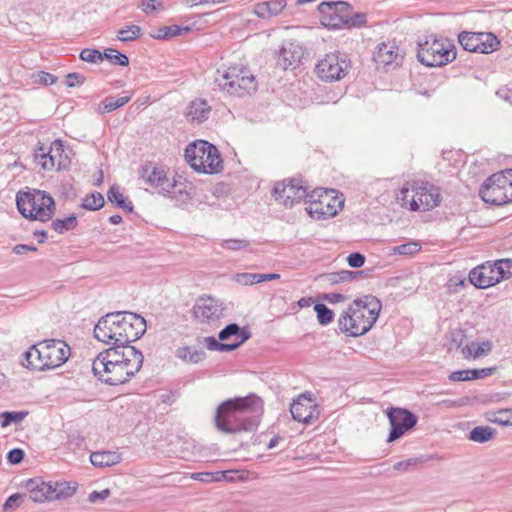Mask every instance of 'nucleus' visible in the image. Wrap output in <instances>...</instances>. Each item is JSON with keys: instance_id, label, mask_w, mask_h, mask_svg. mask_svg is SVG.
<instances>
[{"instance_id": "79ce46f5", "label": "nucleus", "mask_w": 512, "mask_h": 512, "mask_svg": "<svg viewBox=\"0 0 512 512\" xmlns=\"http://www.w3.org/2000/svg\"><path fill=\"white\" fill-rule=\"evenodd\" d=\"M314 310L317 313L318 322L321 325H328L333 321L334 313L325 304L317 303L314 306Z\"/></svg>"}, {"instance_id": "4c0bfd02", "label": "nucleus", "mask_w": 512, "mask_h": 512, "mask_svg": "<svg viewBox=\"0 0 512 512\" xmlns=\"http://www.w3.org/2000/svg\"><path fill=\"white\" fill-rule=\"evenodd\" d=\"M104 204L103 195L99 192H92L82 200L81 207L89 211H96L102 208Z\"/></svg>"}, {"instance_id": "603ef678", "label": "nucleus", "mask_w": 512, "mask_h": 512, "mask_svg": "<svg viewBox=\"0 0 512 512\" xmlns=\"http://www.w3.org/2000/svg\"><path fill=\"white\" fill-rule=\"evenodd\" d=\"M33 79L35 83L43 84L45 86H49L54 84L57 81V77L51 73L40 71L33 75Z\"/></svg>"}, {"instance_id": "c9c22d12", "label": "nucleus", "mask_w": 512, "mask_h": 512, "mask_svg": "<svg viewBox=\"0 0 512 512\" xmlns=\"http://www.w3.org/2000/svg\"><path fill=\"white\" fill-rule=\"evenodd\" d=\"M205 346L208 350L219 352H230L236 350L240 343H223L218 341L215 337L209 336L204 338Z\"/></svg>"}, {"instance_id": "052dcab7", "label": "nucleus", "mask_w": 512, "mask_h": 512, "mask_svg": "<svg viewBox=\"0 0 512 512\" xmlns=\"http://www.w3.org/2000/svg\"><path fill=\"white\" fill-rule=\"evenodd\" d=\"M420 462L417 458H409L404 461H399L394 464L393 469L397 471H408L411 466H415Z\"/></svg>"}, {"instance_id": "49530a36", "label": "nucleus", "mask_w": 512, "mask_h": 512, "mask_svg": "<svg viewBox=\"0 0 512 512\" xmlns=\"http://www.w3.org/2000/svg\"><path fill=\"white\" fill-rule=\"evenodd\" d=\"M80 59L89 63H98L103 60V53L97 49L85 48L80 52Z\"/></svg>"}, {"instance_id": "5701e85b", "label": "nucleus", "mask_w": 512, "mask_h": 512, "mask_svg": "<svg viewBox=\"0 0 512 512\" xmlns=\"http://www.w3.org/2000/svg\"><path fill=\"white\" fill-rule=\"evenodd\" d=\"M304 55L303 47L295 42L285 43L276 55V66L282 70L295 68Z\"/></svg>"}, {"instance_id": "774afa93", "label": "nucleus", "mask_w": 512, "mask_h": 512, "mask_svg": "<svg viewBox=\"0 0 512 512\" xmlns=\"http://www.w3.org/2000/svg\"><path fill=\"white\" fill-rule=\"evenodd\" d=\"M141 10L144 13H150L157 9L156 7V0H142L141 4L139 5Z\"/></svg>"}, {"instance_id": "37998d69", "label": "nucleus", "mask_w": 512, "mask_h": 512, "mask_svg": "<svg viewBox=\"0 0 512 512\" xmlns=\"http://www.w3.org/2000/svg\"><path fill=\"white\" fill-rule=\"evenodd\" d=\"M28 415L27 411H7L0 414V418H2L1 425L2 427H7L12 423L21 422Z\"/></svg>"}, {"instance_id": "a19ab883", "label": "nucleus", "mask_w": 512, "mask_h": 512, "mask_svg": "<svg viewBox=\"0 0 512 512\" xmlns=\"http://www.w3.org/2000/svg\"><path fill=\"white\" fill-rule=\"evenodd\" d=\"M490 422L499 424L502 426H512V408L501 409L493 412L488 418Z\"/></svg>"}, {"instance_id": "dca6fc26", "label": "nucleus", "mask_w": 512, "mask_h": 512, "mask_svg": "<svg viewBox=\"0 0 512 512\" xmlns=\"http://www.w3.org/2000/svg\"><path fill=\"white\" fill-rule=\"evenodd\" d=\"M387 417L391 426L388 442L401 438L406 432L413 429L418 421L414 413L404 408L392 407L388 409Z\"/></svg>"}, {"instance_id": "ea45409f", "label": "nucleus", "mask_w": 512, "mask_h": 512, "mask_svg": "<svg viewBox=\"0 0 512 512\" xmlns=\"http://www.w3.org/2000/svg\"><path fill=\"white\" fill-rule=\"evenodd\" d=\"M142 34V29L138 25H130L120 29L117 34V39L122 42H129L137 39Z\"/></svg>"}, {"instance_id": "9b49d317", "label": "nucleus", "mask_w": 512, "mask_h": 512, "mask_svg": "<svg viewBox=\"0 0 512 512\" xmlns=\"http://www.w3.org/2000/svg\"><path fill=\"white\" fill-rule=\"evenodd\" d=\"M350 69L351 60L348 55L336 51L319 60L315 72L322 81L331 83L343 79Z\"/></svg>"}, {"instance_id": "c03bdc74", "label": "nucleus", "mask_w": 512, "mask_h": 512, "mask_svg": "<svg viewBox=\"0 0 512 512\" xmlns=\"http://www.w3.org/2000/svg\"><path fill=\"white\" fill-rule=\"evenodd\" d=\"M498 277L502 279L512 276V259H500L494 262Z\"/></svg>"}, {"instance_id": "f8f14e48", "label": "nucleus", "mask_w": 512, "mask_h": 512, "mask_svg": "<svg viewBox=\"0 0 512 512\" xmlns=\"http://www.w3.org/2000/svg\"><path fill=\"white\" fill-rule=\"evenodd\" d=\"M458 42L468 52L489 54L498 49L500 41L490 32L463 31L458 35Z\"/></svg>"}, {"instance_id": "20e7f679", "label": "nucleus", "mask_w": 512, "mask_h": 512, "mask_svg": "<svg viewBox=\"0 0 512 512\" xmlns=\"http://www.w3.org/2000/svg\"><path fill=\"white\" fill-rule=\"evenodd\" d=\"M381 310V302L373 295L356 299L343 311L338 319L341 333L358 337L367 333L376 322Z\"/></svg>"}, {"instance_id": "de8ad7c7", "label": "nucleus", "mask_w": 512, "mask_h": 512, "mask_svg": "<svg viewBox=\"0 0 512 512\" xmlns=\"http://www.w3.org/2000/svg\"><path fill=\"white\" fill-rule=\"evenodd\" d=\"M233 280L240 285H252L259 283V274L257 273H237L233 276Z\"/></svg>"}, {"instance_id": "4d7b16f0", "label": "nucleus", "mask_w": 512, "mask_h": 512, "mask_svg": "<svg viewBox=\"0 0 512 512\" xmlns=\"http://www.w3.org/2000/svg\"><path fill=\"white\" fill-rule=\"evenodd\" d=\"M23 497H24V495L18 494V493L9 496L3 505V509L10 510V509L19 507L22 502Z\"/></svg>"}, {"instance_id": "473e14b6", "label": "nucleus", "mask_w": 512, "mask_h": 512, "mask_svg": "<svg viewBox=\"0 0 512 512\" xmlns=\"http://www.w3.org/2000/svg\"><path fill=\"white\" fill-rule=\"evenodd\" d=\"M107 198L111 203L124 209L125 211H127V212L133 211L132 203L130 201H127V199L121 193L120 188L118 186L113 185L110 187V189L107 192Z\"/></svg>"}, {"instance_id": "7c9ffc66", "label": "nucleus", "mask_w": 512, "mask_h": 512, "mask_svg": "<svg viewBox=\"0 0 512 512\" xmlns=\"http://www.w3.org/2000/svg\"><path fill=\"white\" fill-rule=\"evenodd\" d=\"M396 57L393 46L386 43H380L373 53V60L378 64H391Z\"/></svg>"}, {"instance_id": "864d4df0", "label": "nucleus", "mask_w": 512, "mask_h": 512, "mask_svg": "<svg viewBox=\"0 0 512 512\" xmlns=\"http://www.w3.org/2000/svg\"><path fill=\"white\" fill-rule=\"evenodd\" d=\"M496 371V367H488L481 369H468L469 380L482 379L492 375Z\"/></svg>"}, {"instance_id": "423d86ee", "label": "nucleus", "mask_w": 512, "mask_h": 512, "mask_svg": "<svg viewBox=\"0 0 512 512\" xmlns=\"http://www.w3.org/2000/svg\"><path fill=\"white\" fill-rule=\"evenodd\" d=\"M214 82L221 91L237 97L250 95L257 89L254 75L244 66H230L225 70L218 69Z\"/></svg>"}, {"instance_id": "5fc2aeb1", "label": "nucleus", "mask_w": 512, "mask_h": 512, "mask_svg": "<svg viewBox=\"0 0 512 512\" xmlns=\"http://www.w3.org/2000/svg\"><path fill=\"white\" fill-rule=\"evenodd\" d=\"M492 342L484 341L479 344H475V350L473 351V358H478L483 355H487L492 350Z\"/></svg>"}, {"instance_id": "e433bc0d", "label": "nucleus", "mask_w": 512, "mask_h": 512, "mask_svg": "<svg viewBox=\"0 0 512 512\" xmlns=\"http://www.w3.org/2000/svg\"><path fill=\"white\" fill-rule=\"evenodd\" d=\"M189 31V27H182L179 25L164 26L158 30L157 34L152 35V37L155 39H166L188 33Z\"/></svg>"}, {"instance_id": "0e129e2a", "label": "nucleus", "mask_w": 512, "mask_h": 512, "mask_svg": "<svg viewBox=\"0 0 512 512\" xmlns=\"http://www.w3.org/2000/svg\"><path fill=\"white\" fill-rule=\"evenodd\" d=\"M496 95L512 105V89H509L506 86L500 87L497 90Z\"/></svg>"}, {"instance_id": "6e6d98bb", "label": "nucleus", "mask_w": 512, "mask_h": 512, "mask_svg": "<svg viewBox=\"0 0 512 512\" xmlns=\"http://www.w3.org/2000/svg\"><path fill=\"white\" fill-rule=\"evenodd\" d=\"M347 262L352 268H360L365 263V256L359 252H354L348 255Z\"/></svg>"}, {"instance_id": "f257e3e1", "label": "nucleus", "mask_w": 512, "mask_h": 512, "mask_svg": "<svg viewBox=\"0 0 512 512\" xmlns=\"http://www.w3.org/2000/svg\"><path fill=\"white\" fill-rule=\"evenodd\" d=\"M263 400L256 394L222 402L216 410V428L226 434L255 431L264 412Z\"/></svg>"}, {"instance_id": "e2e57ef3", "label": "nucleus", "mask_w": 512, "mask_h": 512, "mask_svg": "<svg viewBox=\"0 0 512 512\" xmlns=\"http://www.w3.org/2000/svg\"><path fill=\"white\" fill-rule=\"evenodd\" d=\"M450 381L456 382V381H468L469 380V373L468 370H457L452 372L448 376Z\"/></svg>"}, {"instance_id": "f704fd0d", "label": "nucleus", "mask_w": 512, "mask_h": 512, "mask_svg": "<svg viewBox=\"0 0 512 512\" xmlns=\"http://www.w3.org/2000/svg\"><path fill=\"white\" fill-rule=\"evenodd\" d=\"M78 222L77 217L74 214H71L70 216L63 218V219H55L52 221L51 226L52 228L59 234H63L67 231H71L76 228Z\"/></svg>"}, {"instance_id": "72a5a7b5", "label": "nucleus", "mask_w": 512, "mask_h": 512, "mask_svg": "<svg viewBox=\"0 0 512 512\" xmlns=\"http://www.w3.org/2000/svg\"><path fill=\"white\" fill-rule=\"evenodd\" d=\"M496 431L489 426H477L469 432V439L477 443H486L490 441Z\"/></svg>"}, {"instance_id": "c85d7f7f", "label": "nucleus", "mask_w": 512, "mask_h": 512, "mask_svg": "<svg viewBox=\"0 0 512 512\" xmlns=\"http://www.w3.org/2000/svg\"><path fill=\"white\" fill-rule=\"evenodd\" d=\"M232 336L241 337L240 341L238 342L241 345L250 338V333L242 329L238 324L231 323L222 329L218 334L220 341L228 340Z\"/></svg>"}, {"instance_id": "09e8293b", "label": "nucleus", "mask_w": 512, "mask_h": 512, "mask_svg": "<svg viewBox=\"0 0 512 512\" xmlns=\"http://www.w3.org/2000/svg\"><path fill=\"white\" fill-rule=\"evenodd\" d=\"M366 23V14L354 13L351 7V12L348 13L347 21L344 28L360 27Z\"/></svg>"}, {"instance_id": "c756f323", "label": "nucleus", "mask_w": 512, "mask_h": 512, "mask_svg": "<svg viewBox=\"0 0 512 512\" xmlns=\"http://www.w3.org/2000/svg\"><path fill=\"white\" fill-rule=\"evenodd\" d=\"M175 355L177 358L188 363H199L205 358V352L201 349H191L189 346L179 347Z\"/></svg>"}, {"instance_id": "f03ea898", "label": "nucleus", "mask_w": 512, "mask_h": 512, "mask_svg": "<svg viewBox=\"0 0 512 512\" xmlns=\"http://www.w3.org/2000/svg\"><path fill=\"white\" fill-rule=\"evenodd\" d=\"M143 354L134 346L110 347L93 360V374L105 384L116 386L128 382L142 367Z\"/></svg>"}, {"instance_id": "58836bf2", "label": "nucleus", "mask_w": 512, "mask_h": 512, "mask_svg": "<svg viewBox=\"0 0 512 512\" xmlns=\"http://www.w3.org/2000/svg\"><path fill=\"white\" fill-rule=\"evenodd\" d=\"M108 59L113 65L128 66L129 58L113 48H107L103 52V59Z\"/></svg>"}, {"instance_id": "338daca9", "label": "nucleus", "mask_w": 512, "mask_h": 512, "mask_svg": "<svg viewBox=\"0 0 512 512\" xmlns=\"http://www.w3.org/2000/svg\"><path fill=\"white\" fill-rule=\"evenodd\" d=\"M47 150H48V148L44 147L43 144H40L37 146V148L35 150L34 158L36 161H38L39 164H40V162L45 161V159L48 158Z\"/></svg>"}, {"instance_id": "8fccbe9b", "label": "nucleus", "mask_w": 512, "mask_h": 512, "mask_svg": "<svg viewBox=\"0 0 512 512\" xmlns=\"http://www.w3.org/2000/svg\"><path fill=\"white\" fill-rule=\"evenodd\" d=\"M250 245V242L246 239H227L224 240L221 244L223 248L237 251L241 249H245Z\"/></svg>"}, {"instance_id": "2f4dec72", "label": "nucleus", "mask_w": 512, "mask_h": 512, "mask_svg": "<svg viewBox=\"0 0 512 512\" xmlns=\"http://www.w3.org/2000/svg\"><path fill=\"white\" fill-rule=\"evenodd\" d=\"M131 100V96H121L119 98H114L112 96L106 97L98 106V113L104 114L112 112L125 104H127Z\"/></svg>"}, {"instance_id": "4be33fe9", "label": "nucleus", "mask_w": 512, "mask_h": 512, "mask_svg": "<svg viewBox=\"0 0 512 512\" xmlns=\"http://www.w3.org/2000/svg\"><path fill=\"white\" fill-rule=\"evenodd\" d=\"M496 265L491 262H486L469 272V281L475 287L485 289L491 287L501 281L498 277V271L495 269Z\"/></svg>"}, {"instance_id": "39448f33", "label": "nucleus", "mask_w": 512, "mask_h": 512, "mask_svg": "<svg viewBox=\"0 0 512 512\" xmlns=\"http://www.w3.org/2000/svg\"><path fill=\"white\" fill-rule=\"evenodd\" d=\"M16 205L20 214L31 220L49 221L55 214L56 206L52 196L41 190L19 191Z\"/></svg>"}, {"instance_id": "412c9836", "label": "nucleus", "mask_w": 512, "mask_h": 512, "mask_svg": "<svg viewBox=\"0 0 512 512\" xmlns=\"http://www.w3.org/2000/svg\"><path fill=\"white\" fill-rule=\"evenodd\" d=\"M509 194H511L510 191L503 184L497 182L496 179L493 181V175L484 181L479 190V195L484 202L498 206L512 201Z\"/></svg>"}, {"instance_id": "393cba45", "label": "nucleus", "mask_w": 512, "mask_h": 512, "mask_svg": "<svg viewBox=\"0 0 512 512\" xmlns=\"http://www.w3.org/2000/svg\"><path fill=\"white\" fill-rule=\"evenodd\" d=\"M286 0H269L254 5L253 13L260 19L267 20L278 16L286 7Z\"/></svg>"}, {"instance_id": "6ab92c4d", "label": "nucleus", "mask_w": 512, "mask_h": 512, "mask_svg": "<svg viewBox=\"0 0 512 512\" xmlns=\"http://www.w3.org/2000/svg\"><path fill=\"white\" fill-rule=\"evenodd\" d=\"M44 358H46L45 370L54 369L64 364L70 354V346L63 340L48 339L43 340Z\"/></svg>"}, {"instance_id": "7ed1b4c3", "label": "nucleus", "mask_w": 512, "mask_h": 512, "mask_svg": "<svg viewBox=\"0 0 512 512\" xmlns=\"http://www.w3.org/2000/svg\"><path fill=\"white\" fill-rule=\"evenodd\" d=\"M146 332L145 319L132 312L117 311L102 316L94 328L98 341L112 344L111 347L131 346Z\"/></svg>"}, {"instance_id": "3c124183", "label": "nucleus", "mask_w": 512, "mask_h": 512, "mask_svg": "<svg viewBox=\"0 0 512 512\" xmlns=\"http://www.w3.org/2000/svg\"><path fill=\"white\" fill-rule=\"evenodd\" d=\"M420 250V246L415 242L405 243L393 248L394 253L400 255H412Z\"/></svg>"}, {"instance_id": "2eb2a0df", "label": "nucleus", "mask_w": 512, "mask_h": 512, "mask_svg": "<svg viewBox=\"0 0 512 512\" xmlns=\"http://www.w3.org/2000/svg\"><path fill=\"white\" fill-rule=\"evenodd\" d=\"M224 310V304L219 299L201 296L196 300L192 313L197 322L212 326L224 316Z\"/></svg>"}, {"instance_id": "6e6552de", "label": "nucleus", "mask_w": 512, "mask_h": 512, "mask_svg": "<svg viewBox=\"0 0 512 512\" xmlns=\"http://www.w3.org/2000/svg\"><path fill=\"white\" fill-rule=\"evenodd\" d=\"M456 47L448 38H437L430 35L423 43L418 44L417 58L428 67H440L456 58Z\"/></svg>"}, {"instance_id": "69168bd1", "label": "nucleus", "mask_w": 512, "mask_h": 512, "mask_svg": "<svg viewBox=\"0 0 512 512\" xmlns=\"http://www.w3.org/2000/svg\"><path fill=\"white\" fill-rule=\"evenodd\" d=\"M338 273V279H340L341 282H347L352 279H355L359 274L362 273V271H349V270H342L337 272Z\"/></svg>"}, {"instance_id": "4468645a", "label": "nucleus", "mask_w": 512, "mask_h": 512, "mask_svg": "<svg viewBox=\"0 0 512 512\" xmlns=\"http://www.w3.org/2000/svg\"><path fill=\"white\" fill-rule=\"evenodd\" d=\"M320 23L329 29L344 28L351 5L344 1L322 2L318 5Z\"/></svg>"}, {"instance_id": "b1692460", "label": "nucleus", "mask_w": 512, "mask_h": 512, "mask_svg": "<svg viewBox=\"0 0 512 512\" xmlns=\"http://www.w3.org/2000/svg\"><path fill=\"white\" fill-rule=\"evenodd\" d=\"M48 158L40 162L44 170L66 169L70 163L68 156L64 153V145L60 139L54 140L47 150Z\"/></svg>"}, {"instance_id": "0eeeda50", "label": "nucleus", "mask_w": 512, "mask_h": 512, "mask_svg": "<svg viewBox=\"0 0 512 512\" xmlns=\"http://www.w3.org/2000/svg\"><path fill=\"white\" fill-rule=\"evenodd\" d=\"M185 160L199 173L216 174L222 171L223 161L216 146L205 141L196 140L185 149Z\"/></svg>"}, {"instance_id": "a878e982", "label": "nucleus", "mask_w": 512, "mask_h": 512, "mask_svg": "<svg viewBox=\"0 0 512 512\" xmlns=\"http://www.w3.org/2000/svg\"><path fill=\"white\" fill-rule=\"evenodd\" d=\"M211 113V107L205 100H194L187 107L186 116L191 122L198 124L206 121Z\"/></svg>"}, {"instance_id": "aec40b11", "label": "nucleus", "mask_w": 512, "mask_h": 512, "mask_svg": "<svg viewBox=\"0 0 512 512\" xmlns=\"http://www.w3.org/2000/svg\"><path fill=\"white\" fill-rule=\"evenodd\" d=\"M333 189H326L321 194L318 190H313L306 201L309 205L305 208L306 212L317 219L330 218L336 215V209L333 206L329 207V194H334Z\"/></svg>"}, {"instance_id": "1a4fd4ad", "label": "nucleus", "mask_w": 512, "mask_h": 512, "mask_svg": "<svg viewBox=\"0 0 512 512\" xmlns=\"http://www.w3.org/2000/svg\"><path fill=\"white\" fill-rule=\"evenodd\" d=\"M400 195L402 205H408L412 211H428L441 202L438 188L424 182H415L411 185V188L403 187Z\"/></svg>"}, {"instance_id": "a211bd4d", "label": "nucleus", "mask_w": 512, "mask_h": 512, "mask_svg": "<svg viewBox=\"0 0 512 512\" xmlns=\"http://www.w3.org/2000/svg\"><path fill=\"white\" fill-rule=\"evenodd\" d=\"M290 412L295 421L310 424L319 418L320 407L312 398L311 393H303L293 401Z\"/></svg>"}, {"instance_id": "a18cd8bd", "label": "nucleus", "mask_w": 512, "mask_h": 512, "mask_svg": "<svg viewBox=\"0 0 512 512\" xmlns=\"http://www.w3.org/2000/svg\"><path fill=\"white\" fill-rule=\"evenodd\" d=\"M495 179L510 191L511 194L509 195L512 197V169H506L504 171L493 174V181Z\"/></svg>"}, {"instance_id": "13d9d810", "label": "nucleus", "mask_w": 512, "mask_h": 512, "mask_svg": "<svg viewBox=\"0 0 512 512\" xmlns=\"http://www.w3.org/2000/svg\"><path fill=\"white\" fill-rule=\"evenodd\" d=\"M84 80V76L79 73H69L66 75L65 83L68 87H76L82 85Z\"/></svg>"}, {"instance_id": "ddd939ff", "label": "nucleus", "mask_w": 512, "mask_h": 512, "mask_svg": "<svg viewBox=\"0 0 512 512\" xmlns=\"http://www.w3.org/2000/svg\"><path fill=\"white\" fill-rule=\"evenodd\" d=\"M272 195L275 200L282 203L285 207H292L301 200L307 201L310 193L308 188L303 186L301 181L295 178L285 179L275 184Z\"/></svg>"}, {"instance_id": "bf43d9fd", "label": "nucleus", "mask_w": 512, "mask_h": 512, "mask_svg": "<svg viewBox=\"0 0 512 512\" xmlns=\"http://www.w3.org/2000/svg\"><path fill=\"white\" fill-rule=\"evenodd\" d=\"M24 458V451L19 448H14L10 450L7 454V460L11 464H19L22 462Z\"/></svg>"}, {"instance_id": "680f3d73", "label": "nucleus", "mask_w": 512, "mask_h": 512, "mask_svg": "<svg viewBox=\"0 0 512 512\" xmlns=\"http://www.w3.org/2000/svg\"><path fill=\"white\" fill-rule=\"evenodd\" d=\"M111 495V491L109 489H104L102 491H93L89 494L88 500L91 503H96L98 501H103L107 499Z\"/></svg>"}, {"instance_id": "cd10ccee", "label": "nucleus", "mask_w": 512, "mask_h": 512, "mask_svg": "<svg viewBox=\"0 0 512 512\" xmlns=\"http://www.w3.org/2000/svg\"><path fill=\"white\" fill-rule=\"evenodd\" d=\"M38 355V343H35L23 354L22 366L31 370L45 371L43 363L38 362Z\"/></svg>"}, {"instance_id": "9d476101", "label": "nucleus", "mask_w": 512, "mask_h": 512, "mask_svg": "<svg viewBox=\"0 0 512 512\" xmlns=\"http://www.w3.org/2000/svg\"><path fill=\"white\" fill-rule=\"evenodd\" d=\"M25 488L29 492V498L37 503L67 499L77 490L76 485L68 482H45L39 478L27 480Z\"/></svg>"}, {"instance_id": "bb28decb", "label": "nucleus", "mask_w": 512, "mask_h": 512, "mask_svg": "<svg viewBox=\"0 0 512 512\" xmlns=\"http://www.w3.org/2000/svg\"><path fill=\"white\" fill-rule=\"evenodd\" d=\"M122 460L120 453L116 451H97L90 455L91 463L96 467H110L120 463Z\"/></svg>"}, {"instance_id": "f3484780", "label": "nucleus", "mask_w": 512, "mask_h": 512, "mask_svg": "<svg viewBox=\"0 0 512 512\" xmlns=\"http://www.w3.org/2000/svg\"><path fill=\"white\" fill-rule=\"evenodd\" d=\"M140 177L146 184L164 196L172 193V190L178 186L175 180L171 181L167 177L163 169L154 166L152 163L142 166Z\"/></svg>"}]
</instances>
